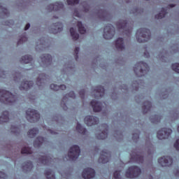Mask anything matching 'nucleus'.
<instances>
[{
	"mask_svg": "<svg viewBox=\"0 0 179 179\" xmlns=\"http://www.w3.org/2000/svg\"><path fill=\"white\" fill-rule=\"evenodd\" d=\"M50 87H51V90H53L55 91L58 90V89H60V90H64L65 89V86L64 85H60V87H58V86H57L55 84H51Z\"/></svg>",
	"mask_w": 179,
	"mask_h": 179,
	"instance_id": "1a4fd4ad",
	"label": "nucleus"
},
{
	"mask_svg": "<svg viewBox=\"0 0 179 179\" xmlns=\"http://www.w3.org/2000/svg\"><path fill=\"white\" fill-rule=\"evenodd\" d=\"M114 177L117 178V176L115 174H114Z\"/></svg>",
	"mask_w": 179,
	"mask_h": 179,
	"instance_id": "5701e85b",
	"label": "nucleus"
},
{
	"mask_svg": "<svg viewBox=\"0 0 179 179\" xmlns=\"http://www.w3.org/2000/svg\"><path fill=\"white\" fill-rule=\"evenodd\" d=\"M80 155V148L77 145H74L71 148V150L69 151V157L71 159H75L78 158V156Z\"/></svg>",
	"mask_w": 179,
	"mask_h": 179,
	"instance_id": "f257e3e1",
	"label": "nucleus"
},
{
	"mask_svg": "<svg viewBox=\"0 0 179 179\" xmlns=\"http://www.w3.org/2000/svg\"><path fill=\"white\" fill-rule=\"evenodd\" d=\"M122 43V39L119 38L117 42V48H121V43Z\"/></svg>",
	"mask_w": 179,
	"mask_h": 179,
	"instance_id": "dca6fc26",
	"label": "nucleus"
},
{
	"mask_svg": "<svg viewBox=\"0 0 179 179\" xmlns=\"http://www.w3.org/2000/svg\"><path fill=\"white\" fill-rule=\"evenodd\" d=\"M83 178L90 179L94 177V170L92 169L87 168L83 171Z\"/></svg>",
	"mask_w": 179,
	"mask_h": 179,
	"instance_id": "7ed1b4c3",
	"label": "nucleus"
},
{
	"mask_svg": "<svg viewBox=\"0 0 179 179\" xmlns=\"http://www.w3.org/2000/svg\"><path fill=\"white\" fill-rule=\"evenodd\" d=\"M29 29V24H26V27H24V30H28Z\"/></svg>",
	"mask_w": 179,
	"mask_h": 179,
	"instance_id": "aec40b11",
	"label": "nucleus"
},
{
	"mask_svg": "<svg viewBox=\"0 0 179 179\" xmlns=\"http://www.w3.org/2000/svg\"><path fill=\"white\" fill-rule=\"evenodd\" d=\"M70 32H71V36H73V38L74 40L78 39V34L74 33V29L73 28H71Z\"/></svg>",
	"mask_w": 179,
	"mask_h": 179,
	"instance_id": "9d476101",
	"label": "nucleus"
},
{
	"mask_svg": "<svg viewBox=\"0 0 179 179\" xmlns=\"http://www.w3.org/2000/svg\"><path fill=\"white\" fill-rule=\"evenodd\" d=\"M76 129H80V125L77 126V127H76Z\"/></svg>",
	"mask_w": 179,
	"mask_h": 179,
	"instance_id": "4be33fe9",
	"label": "nucleus"
},
{
	"mask_svg": "<svg viewBox=\"0 0 179 179\" xmlns=\"http://www.w3.org/2000/svg\"><path fill=\"white\" fill-rule=\"evenodd\" d=\"M78 3V0H67V4L74 5Z\"/></svg>",
	"mask_w": 179,
	"mask_h": 179,
	"instance_id": "2eb2a0df",
	"label": "nucleus"
},
{
	"mask_svg": "<svg viewBox=\"0 0 179 179\" xmlns=\"http://www.w3.org/2000/svg\"><path fill=\"white\" fill-rule=\"evenodd\" d=\"M178 129H179V127H178Z\"/></svg>",
	"mask_w": 179,
	"mask_h": 179,
	"instance_id": "cd10ccee",
	"label": "nucleus"
},
{
	"mask_svg": "<svg viewBox=\"0 0 179 179\" xmlns=\"http://www.w3.org/2000/svg\"><path fill=\"white\" fill-rule=\"evenodd\" d=\"M97 122V117H94L92 116H87L85 117V124L89 126L96 124Z\"/></svg>",
	"mask_w": 179,
	"mask_h": 179,
	"instance_id": "39448f33",
	"label": "nucleus"
},
{
	"mask_svg": "<svg viewBox=\"0 0 179 179\" xmlns=\"http://www.w3.org/2000/svg\"><path fill=\"white\" fill-rule=\"evenodd\" d=\"M26 115H28V120L30 118L34 120V122L36 121L38 119V113L37 111L32 109H28V112H26Z\"/></svg>",
	"mask_w": 179,
	"mask_h": 179,
	"instance_id": "f03ea898",
	"label": "nucleus"
},
{
	"mask_svg": "<svg viewBox=\"0 0 179 179\" xmlns=\"http://www.w3.org/2000/svg\"><path fill=\"white\" fill-rule=\"evenodd\" d=\"M38 142L42 143V138H38Z\"/></svg>",
	"mask_w": 179,
	"mask_h": 179,
	"instance_id": "412c9836",
	"label": "nucleus"
},
{
	"mask_svg": "<svg viewBox=\"0 0 179 179\" xmlns=\"http://www.w3.org/2000/svg\"><path fill=\"white\" fill-rule=\"evenodd\" d=\"M48 179H49V176H48Z\"/></svg>",
	"mask_w": 179,
	"mask_h": 179,
	"instance_id": "a878e982",
	"label": "nucleus"
},
{
	"mask_svg": "<svg viewBox=\"0 0 179 179\" xmlns=\"http://www.w3.org/2000/svg\"><path fill=\"white\" fill-rule=\"evenodd\" d=\"M171 162H172V160L169 157H162L159 159V164L162 165V166H167L171 164Z\"/></svg>",
	"mask_w": 179,
	"mask_h": 179,
	"instance_id": "20e7f679",
	"label": "nucleus"
},
{
	"mask_svg": "<svg viewBox=\"0 0 179 179\" xmlns=\"http://www.w3.org/2000/svg\"><path fill=\"white\" fill-rule=\"evenodd\" d=\"M173 71L179 73V64H173Z\"/></svg>",
	"mask_w": 179,
	"mask_h": 179,
	"instance_id": "9b49d317",
	"label": "nucleus"
},
{
	"mask_svg": "<svg viewBox=\"0 0 179 179\" xmlns=\"http://www.w3.org/2000/svg\"><path fill=\"white\" fill-rule=\"evenodd\" d=\"M162 17H164V11L161 13L159 16L157 17V19H162Z\"/></svg>",
	"mask_w": 179,
	"mask_h": 179,
	"instance_id": "6ab92c4d",
	"label": "nucleus"
},
{
	"mask_svg": "<svg viewBox=\"0 0 179 179\" xmlns=\"http://www.w3.org/2000/svg\"><path fill=\"white\" fill-rule=\"evenodd\" d=\"M21 153L22 154H29V152L26 150V148H22V150L21 151Z\"/></svg>",
	"mask_w": 179,
	"mask_h": 179,
	"instance_id": "a211bd4d",
	"label": "nucleus"
},
{
	"mask_svg": "<svg viewBox=\"0 0 179 179\" xmlns=\"http://www.w3.org/2000/svg\"><path fill=\"white\" fill-rule=\"evenodd\" d=\"M171 134V130H168V132L160 131L157 134V137L159 138V139L162 140L164 138H166V134Z\"/></svg>",
	"mask_w": 179,
	"mask_h": 179,
	"instance_id": "0eeeda50",
	"label": "nucleus"
},
{
	"mask_svg": "<svg viewBox=\"0 0 179 179\" xmlns=\"http://www.w3.org/2000/svg\"><path fill=\"white\" fill-rule=\"evenodd\" d=\"M103 164H105V161L101 162Z\"/></svg>",
	"mask_w": 179,
	"mask_h": 179,
	"instance_id": "b1692460",
	"label": "nucleus"
},
{
	"mask_svg": "<svg viewBox=\"0 0 179 179\" xmlns=\"http://www.w3.org/2000/svg\"><path fill=\"white\" fill-rule=\"evenodd\" d=\"M78 29L80 31V34H85V29L81 27V22H78Z\"/></svg>",
	"mask_w": 179,
	"mask_h": 179,
	"instance_id": "4468645a",
	"label": "nucleus"
},
{
	"mask_svg": "<svg viewBox=\"0 0 179 179\" xmlns=\"http://www.w3.org/2000/svg\"><path fill=\"white\" fill-rule=\"evenodd\" d=\"M175 148H176V150L179 149V140H176V143H175Z\"/></svg>",
	"mask_w": 179,
	"mask_h": 179,
	"instance_id": "f3484780",
	"label": "nucleus"
},
{
	"mask_svg": "<svg viewBox=\"0 0 179 179\" xmlns=\"http://www.w3.org/2000/svg\"><path fill=\"white\" fill-rule=\"evenodd\" d=\"M35 134H37V129H34L29 130V137H31L33 136V135H35Z\"/></svg>",
	"mask_w": 179,
	"mask_h": 179,
	"instance_id": "ddd939ff",
	"label": "nucleus"
},
{
	"mask_svg": "<svg viewBox=\"0 0 179 179\" xmlns=\"http://www.w3.org/2000/svg\"><path fill=\"white\" fill-rule=\"evenodd\" d=\"M24 62H26V63H27V62H26V61H24Z\"/></svg>",
	"mask_w": 179,
	"mask_h": 179,
	"instance_id": "bb28decb",
	"label": "nucleus"
},
{
	"mask_svg": "<svg viewBox=\"0 0 179 179\" xmlns=\"http://www.w3.org/2000/svg\"><path fill=\"white\" fill-rule=\"evenodd\" d=\"M91 105L92 106V108L93 110H94V112H99L100 110H101V107L100 106L101 103H100L99 102L92 101Z\"/></svg>",
	"mask_w": 179,
	"mask_h": 179,
	"instance_id": "423d86ee",
	"label": "nucleus"
},
{
	"mask_svg": "<svg viewBox=\"0 0 179 179\" xmlns=\"http://www.w3.org/2000/svg\"><path fill=\"white\" fill-rule=\"evenodd\" d=\"M128 178H131V176H128Z\"/></svg>",
	"mask_w": 179,
	"mask_h": 179,
	"instance_id": "393cba45",
	"label": "nucleus"
},
{
	"mask_svg": "<svg viewBox=\"0 0 179 179\" xmlns=\"http://www.w3.org/2000/svg\"><path fill=\"white\" fill-rule=\"evenodd\" d=\"M112 26H108L106 27H105V38L106 39H109L110 36L108 35L112 34Z\"/></svg>",
	"mask_w": 179,
	"mask_h": 179,
	"instance_id": "6e6552de",
	"label": "nucleus"
},
{
	"mask_svg": "<svg viewBox=\"0 0 179 179\" xmlns=\"http://www.w3.org/2000/svg\"><path fill=\"white\" fill-rule=\"evenodd\" d=\"M6 96H8V97H6V101H8V102L12 101L10 100V99H13V95H12V94H10V92H6Z\"/></svg>",
	"mask_w": 179,
	"mask_h": 179,
	"instance_id": "f8f14e48",
	"label": "nucleus"
}]
</instances>
